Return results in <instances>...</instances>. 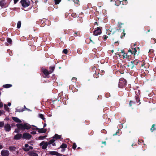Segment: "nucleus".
<instances>
[{
    "label": "nucleus",
    "mask_w": 156,
    "mask_h": 156,
    "mask_svg": "<svg viewBox=\"0 0 156 156\" xmlns=\"http://www.w3.org/2000/svg\"><path fill=\"white\" fill-rule=\"evenodd\" d=\"M126 84V82L125 80L123 78H121L119 80L118 87L120 88H123L125 86Z\"/></svg>",
    "instance_id": "f257e3e1"
},
{
    "label": "nucleus",
    "mask_w": 156,
    "mask_h": 156,
    "mask_svg": "<svg viewBox=\"0 0 156 156\" xmlns=\"http://www.w3.org/2000/svg\"><path fill=\"white\" fill-rule=\"evenodd\" d=\"M20 3L23 7H26L29 5L30 1V0H21Z\"/></svg>",
    "instance_id": "f03ea898"
},
{
    "label": "nucleus",
    "mask_w": 156,
    "mask_h": 156,
    "mask_svg": "<svg viewBox=\"0 0 156 156\" xmlns=\"http://www.w3.org/2000/svg\"><path fill=\"white\" fill-rule=\"evenodd\" d=\"M101 33L102 31L101 29L99 27H97V29L94 31L93 34L95 36H98L101 34Z\"/></svg>",
    "instance_id": "7ed1b4c3"
},
{
    "label": "nucleus",
    "mask_w": 156,
    "mask_h": 156,
    "mask_svg": "<svg viewBox=\"0 0 156 156\" xmlns=\"http://www.w3.org/2000/svg\"><path fill=\"white\" fill-rule=\"evenodd\" d=\"M48 143L47 142H45L44 141H43L39 145L42 146V148L43 149H45L47 148L48 146Z\"/></svg>",
    "instance_id": "20e7f679"
},
{
    "label": "nucleus",
    "mask_w": 156,
    "mask_h": 156,
    "mask_svg": "<svg viewBox=\"0 0 156 156\" xmlns=\"http://www.w3.org/2000/svg\"><path fill=\"white\" fill-rule=\"evenodd\" d=\"M9 151L7 150H3L1 151V155L2 156H9Z\"/></svg>",
    "instance_id": "39448f33"
},
{
    "label": "nucleus",
    "mask_w": 156,
    "mask_h": 156,
    "mask_svg": "<svg viewBox=\"0 0 156 156\" xmlns=\"http://www.w3.org/2000/svg\"><path fill=\"white\" fill-rule=\"evenodd\" d=\"M4 127L5 130L7 132H9L11 130L10 125L8 123L6 124Z\"/></svg>",
    "instance_id": "423d86ee"
},
{
    "label": "nucleus",
    "mask_w": 156,
    "mask_h": 156,
    "mask_svg": "<svg viewBox=\"0 0 156 156\" xmlns=\"http://www.w3.org/2000/svg\"><path fill=\"white\" fill-rule=\"evenodd\" d=\"M32 136L28 133H25L23 134L22 137L24 139H30L31 138Z\"/></svg>",
    "instance_id": "0eeeda50"
},
{
    "label": "nucleus",
    "mask_w": 156,
    "mask_h": 156,
    "mask_svg": "<svg viewBox=\"0 0 156 156\" xmlns=\"http://www.w3.org/2000/svg\"><path fill=\"white\" fill-rule=\"evenodd\" d=\"M25 148L23 149L25 151H28L30 150L33 149V147L32 146H29L28 144H25Z\"/></svg>",
    "instance_id": "6e6552de"
},
{
    "label": "nucleus",
    "mask_w": 156,
    "mask_h": 156,
    "mask_svg": "<svg viewBox=\"0 0 156 156\" xmlns=\"http://www.w3.org/2000/svg\"><path fill=\"white\" fill-rule=\"evenodd\" d=\"M28 154L29 156H38V154L34 151H29Z\"/></svg>",
    "instance_id": "1a4fd4ad"
},
{
    "label": "nucleus",
    "mask_w": 156,
    "mask_h": 156,
    "mask_svg": "<svg viewBox=\"0 0 156 156\" xmlns=\"http://www.w3.org/2000/svg\"><path fill=\"white\" fill-rule=\"evenodd\" d=\"M0 5L3 8H5L7 6L5 2V0H2L0 1Z\"/></svg>",
    "instance_id": "9d476101"
},
{
    "label": "nucleus",
    "mask_w": 156,
    "mask_h": 156,
    "mask_svg": "<svg viewBox=\"0 0 156 156\" xmlns=\"http://www.w3.org/2000/svg\"><path fill=\"white\" fill-rule=\"evenodd\" d=\"M16 126L20 130L24 129L23 124H16Z\"/></svg>",
    "instance_id": "9b49d317"
},
{
    "label": "nucleus",
    "mask_w": 156,
    "mask_h": 156,
    "mask_svg": "<svg viewBox=\"0 0 156 156\" xmlns=\"http://www.w3.org/2000/svg\"><path fill=\"white\" fill-rule=\"evenodd\" d=\"M129 51L135 55L136 54L137 51L135 48H132L129 50Z\"/></svg>",
    "instance_id": "f8f14e48"
},
{
    "label": "nucleus",
    "mask_w": 156,
    "mask_h": 156,
    "mask_svg": "<svg viewBox=\"0 0 156 156\" xmlns=\"http://www.w3.org/2000/svg\"><path fill=\"white\" fill-rule=\"evenodd\" d=\"M42 71L43 73L47 77L49 74H50L49 73V71H48V70L46 69H42Z\"/></svg>",
    "instance_id": "ddd939ff"
},
{
    "label": "nucleus",
    "mask_w": 156,
    "mask_h": 156,
    "mask_svg": "<svg viewBox=\"0 0 156 156\" xmlns=\"http://www.w3.org/2000/svg\"><path fill=\"white\" fill-rule=\"evenodd\" d=\"M22 137V135L21 134L19 133L16 135L14 136V139L15 140H19Z\"/></svg>",
    "instance_id": "4468645a"
},
{
    "label": "nucleus",
    "mask_w": 156,
    "mask_h": 156,
    "mask_svg": "<svg viewBox=\"0 0 156 156\" xmlns=\"http://www.w3.org/2000/svg\"><path fill=\"white\" fill-rule=\"evenodd\" d=\"M37 129L38 130V132L41 133H45L47 131L46 129H44L43 128L41 129L37 128Z\"/></svg>",
    "instance_id": "2eb2a0df"
},
{
    "label": "nucleus",
    "mask_w": 156,
    "mask_h": 156,
    "mask_svg": "<svg viewBox=\"0 0 156 156\" xmlns=\"http://www.w3.org/2000/svg\"><path fill=\"white\" fill-rule=\"evenodd\" d=\"M12 119L15 122H19L21 123L22 122V121L21 120H20L17 117H12Z\"/></svg>",
    "instance_id": "dca6fc26"
},
{
    "label": "nucleus",
    "mask_w": 156,
    "mask_h": 156,
    "mask_svg": "<svg viewBox=\"0 0 156 156\" xmlns=\"http://www.w3.org/2000/svg\"><path fill=\"white\" fill-rule=\"evenodd\" d=\"M55 140L53 139H51L49 140V142L48 143V144H52V145L53 146H55V143H54Z\"/></svg>",
    "instance_id": "f3484780"
},
{
    "label": "nucleus",
    "mask_w": 156,
    "mask_h": 156,
    "mask_svg": "<svg viewBox=\"0 0 156 156\" xmlns=\"http://www.w3.org/2000/svg\"><path fill=\"white\" fill-rule=\"evenodd\" d=\"M23 125V127L24 129H30V125H29L27 124H24Z\"/></svg>",
    "instance_id": "a211bd4d"
},
{
    "label": "nucleus",
    "mask_w": 156,
    "mask_h": 156,
    "mask_svg": "<svg viewBox=\"0 0 156 156\" xmlns=\"http://www.w3.org/2000/svg\"><path fill=\"white\" fill-rule=\"evenodd\" d=\"M49 154L51 155H57L58 154V153L55 151H51L49 152Z\"/></svg>",
    "instance_id": "6ab92c4d"
},
{
    "label": "nucleus",
    "mask_w": 156,
    "mask_h": 156,
    "mask_svg": "<svg viewBox=\"0 0 156 156\" xmlns=\"http://www.w3.org/2000/svg\"><path fill=\"white\" fill-rule=\"evenodd\" d=\"M61 137L60 136L58 135V134H55L54 136L53 137V138H55L56 139H60L61 138Z\"/></svg>",
    "instance_id": "aec40b11"
},
{
    "label": "nucleus",
    "mask_w": 156,
    "mask_h": 156,
    "mask_svg": "<svg viewBox=\"0 0 156 156\" xmlns=\"http://www.w3.org/2000/svg\"><path fill=\"white\" fill-rule=\"evenodd\" d=\"M9 149L11 151H15L16 150V147L13 146H10L9 147Z\"/></svg>",
    "instance_id": "412c9836"
},
{
    "label": "nucleus",
    "mask_w": 156,
    "mask_h": 156,
    "mask_svg": "<svg viewBox=\"0 0 156 156\" xmlns=\"http://www.w3.org/2000/svg\"><path fill=\"white\" fill-rule=\"evenodd\" d=\"M12 86V85L10 84H6L3 85V87L5 88H9L11 87Z\"/></svg>",
    "instance_id": "4be33fe9"
},
{
    "label": "nucleus",
    "mask_w": 156,
    "mask_h": 156,
    "mask_svg": "<svg viewBox=\"0 0 156 156\" xmlns=\"http://www.w3.org/2000/svg\"><path fill=\"white\" fill-rule=\"evenodd\" d=\"M50 69L51 70H50L49 71V73H51L53 72V71L55 69V66H53L50 67Z\"/></svg>",
    "instance_id": "5701e85b"
},
{
    "label": "nucleus",
    "mask_w": 156,
    "mask_h": 156,
    "mask_svg": "<svg viewBox=\"0 0 156 156\" xmlns=\"http://www.w3.org/2000/svg\"><path fill=\"white\" fill-rule=\"evenodd\" d=\"M67 147V145L66 144H62L60 146V148H65Z\"/></svg>",
    "instance_id": "b1692460"
},
{
    "label": "nucleus",
    "mask_w": 156,
    "mask_h": 156,
    "mask_svg": "<svg viewBox=\"0 0 156 156\" xmlns=\"http://www.w3.org/2000/svg\"><path fill=\"white\" fill-rule=\"evenodd\" d=\"M46 137V136H40L38 137V139L40 140H43L45 139Z\"/></svg>",
    "instance_id": "393cba45"
},
{
    "label": "nucleus",
    "mask_w": 156,
    "mask_h": 156,
    "mask_svg": "<svg viewBox=\"0 0 156 156\" xmlns=\"http://www.w3.org/2000/svg\"><path fill=\"white\" fill-rule=\"evenodd\" d=\"M39 116L40 118H41L43 120H44L45 119V118L44 117V115L42 114H39Z\"/></svg>",
    "instance_id": "a878e982"
},
{
    "label": "nucleus",
    "mask_w": 156,
    "mask_h": 156,
    "mask_svg": "<svg viewBox=\"0 0 156 156\" xmlns=\"http://www.w3.org/2000/svg\"><path fill=\"white\" fill-rule=\"evenodd\" d=\"M21 22L20 21H19L18 22L17 24V28H19L21 27Z\"/></svg>",
    "instance_id": "bb28decb"
},
{
    "label": "nucleus",
    "mask_w": 156,
    "mask_h": 156,
    "mask_svg": "<svg viewBox=\"0 0 156 156\" xmlns=\"http://www.w3.org/2000/svg\"><path fill=\"white\" fill-rule=\"evenodd\" d=\"M4 125V123L3 121L0 122V127H2Z\"/></svg>",
    "instance_id": "cd10ccee"
},
{
    "label": "nucleus",
    "mask_w": 156,
    "mask_h": 156,
    "mask_svg": "<svg viewBox=\"0 0 156 156\" xmlns=\"http://www.w3.org/2000/svg\"><path fill=\"white\" fill-rule=\"evenodd\" d=\"M154 124H153L152 125V127L151 128V130L152 132H153L154 130H155L156 129L154 127Z\"/></svg>",
    "instance_id": "c85d7f7f"
},
{
    "label": "nucleus",
    "mask_w": 156,
    "mask_h": 156,
    "mask_svg": "<svg viewBox=\"0 0 156 156\" xmlns=\"http://www.w3.org/2000/svg\"><path fill=\"white\" fill-rule=\"evenodd\" d=\"M61 0H55V4H58L61 1Z\"/></svg>",
    "instance_id": "c756f323"
},
{
    "label": "nucleus",
    "mask_w": 156,
    "mask_h": 156,
    "mask_svg": "<svg viewBox=\"0 0 156 156\" xmlns=\"http://www.w3.org/2000/svg\"><path fill=\"white\" fill-rule=\"evenodd\" d=\"M121 53L122 54V56H123V58H126V57L125 56V53L124 52V51L123 50H121Z\"/></svg>",
    "instance_id": "7c9ffc66"
},
{
    "label": "nucleus",
    "mask_w": 156,
    "mask_h": 156,
    "mask_svg": "<svg viewBox=\"0 0 156 156\" xmlns=\"http://www.w3.org/2000/svg\"><path fill=\"white\" fill-rule=\"evenodd\" d=\"M7 42L9 43H11L12 41L11 39H10V38H7Z\"/></svg>",
    "instance_id": "2f4dec72"
},
{
    "label": "nucleus",
    "mask_w": 156,
    "mask_h": 156,
    "mask_svg": "<svg viewBox=\"0 0 156 156\" xmlns=\"http://www.w3.org/2000/svg\"><path fill=\"white\" fill-rule=\"evenodd\" d=\"M63 52L64 54H66L67 53L68 51L67 49H64L63 51Z\"/></svg>",
    "instance_id": "473e14b6"
},
{
    "label": "nucleus",
    "mask_w": 156,
    "mask_h": 156,
    "mask_svg": "<svg viewBox=\"0 0 156 156\" xmlns=\"http://www.w3.org/2000/svg\"><path fill=\"white\" fill-rule=\"evenodd\" d=\"M20 130L18 129L17 128V129H16L14 131V133H18L20 132Z\"/></svg>",
    "instance_id": "72a5a7b5"
},
{
    "label": "nucleus",
    "mask_w": 156,
    "mask_h": 156,
    "mask_svg": "<svg viewBox=\"0 0 156 156\" xmlns=\"http://www.w3.org/2000/svg\"><path fill=\"white\" fill-rule=\"evenodd\" d=\"M4 107L6 110L7 111L9 109V108L7 107V106L6 105H4Z\"/></svg>",
    "instance_id": "f704fd0d"
},
{
    "label": "nucleus",
    "mask_w": 156,
    "mask_h": 156,
    "mask_svg": "<svg viewBox=\"0 0 156 156\" xmlns=\"http://www.w3.org/2000/svg\"><path fill=\"white\" fill-rule=\"evenodd\" d=\"M76 147V145L75 143H74L73 144V148L75 149Z\"/></svg>",
    "instance_id": "c9c22d12"
},
{
    "label": "nucleus",
    "mask_w": 156,
    "mask_h": 156,
    "mask_svg": "<svg viewBox=\"0 0 156 156\" xmlns=\"http://www.w3.org/2000/svg\"><path fill=\"white\" fill-rule=\"evenodd\" d=\"M76 77H73L72 80L73 82H75L76 81Z\"/></svg>",
    "instance_id": "e433bc0d"
},
{
    "label": "nucleus",
    "mask_w": 156,
    "mask_h": 156,
    "mask_svg": "<svg viewBox=\"0 0 156 156\" xmlns=\"http://www.w3.org/2000/svg\"><path fill=\"white\" fill-rule=\"evenodd\" d=\"M71 15L73 17H75L76 16V14L75 13H73Z\"/></svg>",
    "instance_id": "4c0bfd02"
},
{
    "label": "nucleus",
    "mask_w": 156,
    "mask_h": 156,
    "mask_svg": "<svg viewBox=\"0 0 156 156\" xmlns=\"http://www.w3.org/2000/svg\"><path fill=\"white\" fill-rule=\"evenodd\" d=\"M23 110V109H22V110H20V109H17L16 112H23V111H24V110Z\"/></svg>",
    "instance_id": "58836bf2"
},
{
    "label": "nucleus",
    "mask_w": 156,
    "mask_h": 156,
    "mask_svg": "<svg viewBox=\"0 0 156 156\" xmlns=\"http://www.w3.org/2000/svg\"><path fill=\"white\" fill-rule=\"evenodd\" d=\"M108 37L106 35H104L103 36V38L104 40H106Z\"/></svg>",
    "instance_id": "ea45409f"
},
{
    "label": "nucleus",
    "mask_w": 156,
    "mask_h": 156,
    "mask_svg": "<svg viewBox=\"0 0 156 156\" xmlns=\"http://www.w3.org/2000/svg\"><path fill=\"white\" fill-rule=\"evenodd\" d=\"M127 1L126 0H125L124 1H123V4H127Z\"/></svg>",
    "instance_id": "a19ab883"
},
{
    "label": "nucleus",
    "mask_w": 156,
    "mask_h": 156,
    "mask_svg": "<svg viewBox=\"0 0 156 156\" xmlns=\"http://www.w3.org/2000/svg\"><path fill=\"white\" fill-rule=\"evenodd\" d=\"M3 106V104L2 103L0 102V108L2 107Z\"/></svg>",
    "instance_id": "79ce46f5"
},
{
    "label": "nucleus",
    "mask_w": 156,
    "mask_h": 156,
    "mask_svg": "<svg viewBox=\"0 0 156 156\" xmlns=\"http://www.w3.org/2000/svg\"><path fill=\"white\" fill-rule=\"evenodd\" d=\"M31 133L32 134H36V132H35V131H32L31 132Z\"/></svg>",
    "instance_id": "37998d69"
},
{
    "label": "nucleus",
    "mask_w": 156,
    "mask_h": 156,
    "mask_svg": "<svg viewBox=\"0 0 156 156\" xmlns=\"http://www.w3.org/2000/svg\"><path fill=\"white\" fill-rule=\"evenodd\" d=\"M133 103V102L132 101H130L129 103V105H130V106H132V103Z\"/></svg>",
    "instance_id": "c03bdc74"
},
{
    "label": "nucleus",
    "mask_w": 156,
    "mask_h": 156,
    "mask_svg": "<svg viewBox=\"0 0 156 156\" xmlns=\"http://www.w3.org/2000/svg\"><path fill=\"white\" fill-rule=\"evenodd\" d=\"M18 0H14V3L16 4L17 3V2L18 1Z\"/></svg>",
    "instance_id": "a18cd8bd"
},
{
    "label": "nucleus",
    "mask_w": 156,
    "mask_h": 156,
    "mask_svg": "<svg viewBox=\"0 0 156 156\" xmlns=\"http://www.w3.org/2000/svg\"><path fill=\"white\" fill-rule=\"evenodd\" d=\"M57 156H64V155L62 154H59L58 153V154L57 155Z\"/></svg>",
    "instance_id": "49530a36"
},
{
    "label": "nucleus",
    "mask_w": 156,
    "mask_h": 156,
    "mask_svg": "<svg viewBox=\"0 0 156 156\" xmlns=\"http://www.w3.org/2000/svg\"><path fill=\"white\" fill-rule=\"evenodd\" d=\"M3 148V146L0 144V149H2Z\"/></svg>",
    "instance_id": "de8ad7c7"
},
{
    "label": "nucleus",
    "mask_w": 156,
    "mask_h": 156,
    "mask_svg": "<svg viewBox=\"0 0 156 156\" xmlns=\"http://www.w3.org/2000/svg\"><path fill=\"white\" fill-rule=\"evenodd\" d=\"M135 61H132L131 62V63L133 65V63H134V62H135Z\"/></svg>",
    "instance_id": "09e8293b"
},
{
    "label": "nucleus",
    "mask_w": 156,
    "mask_h": 156,
    "mask_svg": "<svg viewBox=\"0 0 156 156\" xmlns=\"http://www.w3.org/2000/svg\"><path fill=\"white\" fill-rule=\"evenodd\" d=\"M11 103L10 102L8 103V105L9 106H11Z\"/></svg>",
    "instance_id": "8fccbe9b"
},
{
    "label": "nucleus",
    "mask_w": 156,
    "mask_h": 156,
    "mask_svg": "<svg viewBox=\"0 0 156 156\" xmlns=\"http://www.w3.org/2000/svg\"><path fill=\"white\" fill-rule=\"evenodd\" d=\"M46 125H47V124L46 123H45L44 125V126H43V127H45L46 126Z\"/></svg>",
    "instance_id": "3c124183"
},
{
    "label": "nucleus",
    "mask_w": 156,
    "mask_h": 156,
    "mask_svg": "<svg viewBox=\"0 0 156 156\" xmlns=\"http://www.w3.org/2000/svg\"><path fill=\"white\" fill-rule=\"evenodd\" d=\"M117 2H120V3H121V2H119V1L117 2H115V5H117Z\"/></svg>",
    "instance_id": "603ef678"
},
{
    "label": "nucleus",
    "mask_w": 156,
    "mask_h": 156,
    "mask_svg": "<svg viewBox=\"0 0 156 156\" xmlns=\"http://www.w3.org/2000/svg\"><path fill=\"white\" fill-rule=\"evenodd\" d=\"M102 143L103 144H106V142H102Z\"/></svg>",
    "instance_id": "864d4df0"
},
{
    "label": "nucleus",
    "mask_w": 156,
    "mask_h": 156,
    "mask_svg": "<svg viewBox=\"0 0 156 156\" xmlns=\"http://www.w3.org/2000/svg\"><path fill=\"white\" fill-rule=\"evenodd\" d=\"M77 33H78V32H76V33L74 34V36H76V35H75V34L76 35V34H77Z\"/></svg>",
    "instance_id": "5fc2aeb1"
},
{
    "label": "nucleus",
    "mask_w": 156,
    "mask_h": 156,
    "mask_svg": "<svg viewBox=\"0 0 156 156\" xmlns=\"http://www.w3.org/2000/svg\"><path fill=\"white\" fill-rule=\"evenodd\" d=\"M2 114V112L0 110V115H1Z\"/></svg>",
    "instance_id": "6e6d98bb"
},
{
    "label": "nucleus",
    "mask_w": 156,
    "mask_h": 156,
    "mask_svg": "<svg viewBox=\"0 0 156 156\" xmlns=\"http://www.w3.org/2000/svg\"><path fill=\"white\" fill-rule=\"evenodd\" d=\"M125 56L126 57V58H127V55L126 54V55L125 54Z\"/></svg>",
    "instance_id": "4d7b16f0"
},
{
    "label": "nucleus",
    "mask_w": 156,
    "mask_h": 156,
    "mask_svg": "<svg viewBox=\"0 0 156 156\" xmlns=\"http://www.w3.org/2000/svg\"><path fill=\"white\" fill-rule=\"evenodd\" d=\"M24 108H25L26 109H27V108H26L25 106H24Z\"/></svg>",
    "instance_id": "13d9d810"
},
{
    "label": "nucleus",
    "mask_w": 156,
    "mask_h": 156,
    "mask_svg": "<svg viewBox=\"0 0 156 156\" xmlns=\"http://www.w3.org/2000/svg\"><path fill=\"white\" fill-rule=\"evenodd\" d=\"M97 22H95L94 23V24L95 25V24H96L97 23Z\"/></svg>",
    "instance_id": "bf43d9fd"
},
{
    "label": "nucleus",
    "mask_w": 156,
    "mask_h": 156,
    "mask_svg": "<svg viewBox=\"0 0 156 156\" xmlns=\"http://www.w3.org/2000/svg\"><path fill=\"white\" fill-rule=\"evenodd\" d=\"M127 58H128V59H129V56H127Z\"/></svg>",
    "instance_id": "052dcab7"
},
{
    "label": "nucleus",
    "mask_w": 156,
    "mask_h": 156,
    "mask_svg": "<svg viewBox=\"0 0 156 156\" xmlns=\"http://www.w3.org/2000/svg\"><path fill=\"white\" fill-rule=\"evenodd\" d=\"M90 41H92V40H91L90 39Z\"/></svg>",
    "instance_id": "680f3d73"
},
{
    "label": "nucleus",
    "mask_w": 156,
    "mask_h": 156,
    "mask_svg": "<svg viewBox=\"0 0 156 156\" xmlns=\"http://www.w3.org/2000/svg\"><path fill=\"white\" fill-rule=\"evenodd\" d=\"M1 92H0V95H1Z\"/></svg>",
    "instance_id": "e2e57ef3"
},
{
    "label": "nucleus",
    "mask_w": 156,
    "mask_h": 156,
    "mask_svg": "<svg viewBox=\"0 0 156 156\" xmlns=\"http://www.w3.org/2000/svg\"><path fill=\"white\" fill-rule=\"evenodd\" d=\"M125 35V34H124V36Z\"/></svg>",
    "instance_id": "0e129e2a"
},
{
    "label": "nucleus",
    "mask_w": 156,
    "mask_h": 156,
    "mask_svg": "<svg viewBox=\"0 0 156 156\" xmlns=\"http://www.w3.org/2000/svg\"><path fill=\"white\" fill-rule=\"evenodd\" d=\"M9 0V1H11V0Z\"/></svg>",
    "instance_id": "69168bd1"
}]
</instances>
